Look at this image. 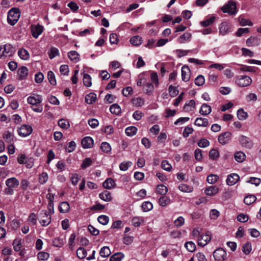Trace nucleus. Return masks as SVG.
<instances>
[{
    "instance_id": "56",
    "label": "nucleus",
    "mask_w": 261,
    "mask_h": 261,
    "mask_svg": "<svg viewBox=\"0 0 261 261\" xmlns=\"http://www.w3.org/2000/svg\"><path fill=\"white\" fill-rule=\"evenodd\" d=\"M92 160L90 158H86L83 160V163L81 165V168L82 169H86L92 165Z\"/></svg>"
},
{
    "instance_id": "27",
    "label": "nucleus",
    "mask_w": 261,
    "mask_h": 261,
    "mask_svg": "<svg viewBox=\"0 0 261 261\" xmlns=\"http://www.w3.org/2000/svg\"><path fill=\"white\" fill-rule=\"evenodd\" d=\"M144 91L148 95H151L154 90V85L150 83H146L143 86Z\"/></svg>"
},
{
    "instance_id": "46",
    "label": "nucleus",
    "mask_w": 261,
    "mask_h": 261,
    "mask_svg": "<svg viewBox=\"0 0 261 261\" xmlns=\"http://www.w3.org/2000/svg\"><path fill=\"white\" fill-rule=\"evenodd\" d=\"M237 116L239 120H244L248 117V114L243 109H240L237 111Z\"/></svg>"
},
{
    "instance_id": "52",
    "label": "nucleus",
    "mask_w": 261,
    "mask_h": 261,
    "mask_svg": "<svg viewBox=\"0 0 261 261\" xmlns=\"http://www.w3.org/2000/svg\"><path fill=\"white\" fill-rule=\"evenodd\" d=\"M185 247L189 251L193 252L196 250L195 244L192 241H189L185 244Z\"/></svg>"
},
{
    "instance_id": "15",
    "label": "nucleus",
    "mask_w": 261,
    "mask_h": 261,
    "mask_svg": "<svg viewBox=\"0 0 261 261\" xmlns=\"http://www.w3.org/2000/svg\"><path fill=\"white\" fill-rule=\"evenodd\" d=\"M192 34L188 32H186L180 36L177 39V42L180 44H184L189 42L191 41Z\"/></svg>"
},
{
    "instance_id": "62",
    "label": "nucleus",
    "mask_w": 261,
    "mask_h": 261,
    "mask_svg": "<svg viewBox=\"0 0 261 261\" xmlns=\"http://www.w3.org/2000/svg\"><path fill=\"white\" fill-rule=\"evenodd\" d=\"M59 54V51L58 48L56 47H51L50 51L49 53V57L50 59H52L56 57V56H58Z\"/></svg>"
},
{
    "instance_id": "10",
    "label": "nucleus",
    "mask_w": 261,
    "mask_h": 261,
    "mask_svg": "<svg viewBox=\"0 0 261 261\" xmlns=\"http://www.w3.org/2000/svg\"><path fill=\"white\" fill-rule=\"evenodd\" d=\"M231 138V133L229 132H226L220 134L218 137L219 142L225 145L229 142Z\"/></svg>"
},
{
    "instance_id": "41",
    "label": "nucleus",
    "mask_w": 261,
    "mask_h": 261,
    "mask_svg": "<svg viewBox=\"0 0 261 261\" xmlns=\"http://www.w3.org/2000/svg\"><path fill=\"white\" fill-rule=\"evenodd\" d=\"M256 200V197L254 195H249L245 196L244 199V202L246 205H250L254 202Z\"/></svg>"
},
{
    "instance_id": "1",
    "label": "nucleus",
    "mask_w": 261,
    "mask_h": 261,
    "mask_svg": "<svg viewBox=\"0 0 261 261\" xmlns=\"http://www.w3.org/2000/svg\"><path fill=\"white\" fill-rule=\"evenodd\" d=\"M20 15L19 10L17 8H13L8 13V22L13 25L17 23Z\"/></svg>"
},
{
    "instance_id": "31",
    "label": "nucleus",
    "mask_w": 261,
    "mask_h": 261,
    "mask_svg": "<svg viewBox=\"0 0 261 261\" xmlns=\"http://www.w3.org/2000/svg\"><path fill=\"white\" fill-rule=\"evenodd\" d=\"M19 57L22 60H27L30 57L29 52L24 48L20 49L18 52Z\"/></svg>"
},
{
    "instance_id": "64",
    "label": "nucleus",
    "mask_w": 261,
    "mask_h": 261,
    "mask_svg": "<svg viewBox=\"0 0 261 261\" xmlns=\"http://www.w3.org/2000/svg\"><path fill=\"white\" fill-rule=\"evenodd\" d=\"M197 144L200 147L205 148L209 146L210 142L206 139H201L198 141Z\"/></svg>"
},
{
    "instance_id": "61",
    "label": "nucleus",
    "mask_w": 261,
    "mask_h": 261,
    "mask_svg": "<svg viewBox=\"0 0 261 261\" xmlns=\"http://www.w3.org/2000/svg\"><path fill=\"white\" fill-rule=\"evenodd\" d=\"M6 141L11 143L14 141V136L9 132H7L3 136Z\"/></svg>"
},
{
    "instance_id": "8",
    "label": "nucleus",
    "mask_w": 261,
    "mask_h": 261,
    "mask_svg": "<svg viewBox=\"0 0 261 261\" xmlns=\"http://www.w3.org/2000/svg\"><path fill=\"white\" fill-rule=\"evenodd\" d=\"M239 142L243 147L247 148H251L253 145L252 141L249 138L243 135L239 137Z\"/></svg>"
},
{
    "instance_id": "21",
    "label": "nucleus",
    "mask_w": 261,
    "mask_h": 261,
    "mask_svg": "<svg viewBox=\"0 0 261 261\" xmlns=\"http://www.w3.org/2000/svg\"><path fill=\"white\" fill-rule=\"evenodd\" d=\"M195 124L198 126L206 127L208 125V121L205 118L198 117L196 119Z\"/></svg>"
},
{
    "instance_id": "17",
    "label": "nucleus",
    "mask_w": 261,
    "mask_h": 261,
    "mask_svg": "<svg viewBox=\"0 0 261 261\" xmlns=\"http://www.w3.org/2000/svg\"><path fill=\"white\" fill-rule=\"evenodd\" d=\"M19 184L18 180L15 177L9 178L6 180V186L13 189L17 188L19 186Z\"/></svg>"
},
{
    "instance_id": "12",
    "label": "nucleus",
    "mask_w": 261,
    "mask_h": 261,
    "mask_svg": "<svg viewBox=\"0 0 261 261\" xmlns=\"http://www.w3.org/2000/svg\"><path fill=\"white\" fill-rule=\"evenodd\" d=\"M240 179V176L236 173H232L227 176L226 179V184L228 186H233L235 185Z\"/></svg>"
},
{
    "instance_id": "28",
    "label": "nucleus",
    "mask_w": 261,
    "mask_h": 261,
    "mask_svg": "<svg viewBox=\"0 0 261 261\" xmlns=\"http://www.w3.org/2000/svg\"><path fill=\"white\" fill-rule=\"evenodd\" d=\"M59 209L61 213H67L70 209L69 204L68 202L66 201L62 202L60 204L59 206Z\"/></svg>"
},
{
    "instance_id": "13",
    "label": "nucleus",
    "mask_w": 261,
    "mask_h": 261,
    "mask_svg": "<svg viewBox=\"0 0 261 261\" xmlns=\"http://www.w3.org/2000/svg\"><path fill=\"white\" fill-rule=\"evenodd\" d=\"M181 78L184 82H188L190 78V70L188 66H184L181 68Z\"/></svg>"
},
{
    "instance_id": "51",
    "label": "nucleus",
    "mask_w": 261,
    "mask_h": 261,
    "mask_svg": "<svg viewBox=\"0 0 261 261\" xmlns=\"http://www.w3.org/2000/svg\"><path fill=\"white\" fill-rule=\"evenodd\" d=\"M47 77L49 82L53 86H55L57 84L55 75L52 71H49L47 73Z\"/></svg>"
},
{
    "instance_id": "39",
    "label": "nucleus",
    "mask_w": 261,
    "mask_h": 261,
    "mask_svg": "<svg viewBox=\"0 0 261 261\" xmlns=\"http://www.w3.org/2000/svg\"><path fill=\"white\" fill-rule=\"evenodd\" d=\"M132 101L134 106L137 107H141L144 103V99L140 97L132 98Z\"/></svg>"
},
{
    "instance_id": "30",
    "label": "nucleus",
    "mask_w": 261,
    "mask_h": 261,
    "mask_svg": "<svg viewBox=\"0 0 261 261\" xmlns=\"http://www.w3.org/2000/svg\"><path fill=\"white\" fill-rule=\"evenodd\" d=\"M195 106V102L194 100L192 99L187 101L184 106V110L186 112H190L192 110L193 108H194Z\"/></svg>"
},
{
    "instance_id": "14",
    "label": "nucleus",
    "mask_w": 261,
    "mask_h": 261,
    "mask_svg": "<svg viewBox=\"0 0 261 261\" xmlns=\"http://www.w3.org/2000/svg\"><path fill=\"white\" fill-rule=\"evenodd\" d=\"M81 144L84 148H90L93 145V140L90 137H86L82 139Z\"/></svg>"
},
{
    "instance_id": "57",
    "label": "nucleus",
    "mask_w": 261,
    "mask_h": 261,
    "mask_svg": "<svg viewBox=\"0 0 261 261\" xmlns=\"http://www.w3.org/2000/svg\"><path fill=\"white\" fill-rule=\"evenodd\" d=\"M219 176L216 174H210L207 177V181L210 184H214L217 181Z\"/></svg>"
},
{
    "instance_id": "50",
    "label": "nucleus",
    "mask_w": 261,
    "mask_h": 261,
    "mask_svg": "<svg viewBox=\"0 0 261 261\" xmlns=\"http://www.w3.org/2000/svg\"><path fill=\"white\" fill-rule=\"evenodd\" d=\"M100 149L105 153H109L111 150V147L109 143L103 142L100 145Z\"/></svg>"
},
{
    "instance_id": "34",
    "label": "nucleus",
    "mask_w": 261,
    "mask_h": 261,
    "mask_svg": "<svg viewBox=\"0 0 261 261\" xmlns=\"http://www.w3.org/2000/svg\"><path fill=\"white\" fill-rule=\"evenodd\" d=\"M168 192V188L163 185H159L156 189V193L158 194L165 195Z\"/></svg>"
},
{
    "instance_id": "20",
    "label": "nucleus",
    "mask_w": 261,
    "mask_h": 261,
    "mask_svg": "<svg viewBox=\"0 0 261 261\" xmlns=\"http://www.w3.org/2000/svg\"><path fill=\"white\" fill-rule=\"evenodd\" d=\"M211 107L206 103L202 104L199 110L200 114L204 116H206L208 115L211 113Z\"/></svg>"
},
{
    "instance_id": "47",
    "label": "nucleus",
    "mask_w": 261,
    "mask_h": 261,
    "mask_svg": "<svg viewBox=\"0 0 261 261\" xmlns=\"http://www.w3.org/2000/svg\"><path fill=\"white\" fill-rule=\"evenodd\" d=\"M216 17L215 16H211V17L202 21L200 22V24L203 27H207L212 24L215 21Z\"/></svg>"
},
{
    "instance_id": "44",
    "label": "nucleus",
    "mask_w": 261,
    "mask_h": 261,
    "mask_svg": "<svg viewBox=\"0 0 261 261\" xmlns=\"http://www.w3.org/2000/svg\"><path fill=\"white\" fill-rule=\"evenodd\" d=\"M130 161H124L120 164L119 169L121 171H125L132 165Z\"/></svg>"
},
{
    "instance_id": "32",
    "label": "nucleus",
    "mask_w": 261,
    "mask_h": 261,
    "mask_svg": "<svg viewBox=\"0 0 261 261\" xmlns=\"http://www.w3.org/2000/svg\"><path fill=\"white\" fill-rule=\"evenodd\" d=\"M234 157L237 162L242 163L245 160L246 155L242 151H238L234 154Z\"/></svg>"
},
{
    "instance_id": "24",
    "label": "nucleus",
    "mask_w": 261,
    "mask_h": 261,
    "mask_svg": "<svg viewBox=\"0 0 261 261\" xmlns=\"http://www.w3.org/2000/svg\"><path fill=\"white\" fill-rule=\"evenodd\" d=\"M68 57L69 59L74 63H77L80 60V55L78 53L74 50H72L68 53Z\"/></svg>"
},
{
    "instance_id": "63",
    "label": "nucleus",
    "mask_w": 261,
    "mask_h": 261,
    "mask_svg": "<svg viewBox=\"0 0 261 261\" xmlns=\"http://www.w3.org/2000/svg\"><path fill=\"white\" fill-rule=\"evenodd\" d=\"M205 82L204 77L202 75H198L195 80V85L201 86L203 85Z\"/></svg>"
},
{
    "instance_id": "38",
    "label": "nucleus",
    "mask_w": 261,
    "mask_h": 261,
    "mask_svg": "<svg viewBox=\"0 0 261 261\" xmlns=\"http://www.w3.org/2000/svg\"><path fill=\"white\" fill-rule=\"evenodd\" d=\"M58 125L62 128L67 129L70 127V123L68 120L60 119L58 121Z\"/></svg>"
},
{
    "instance_id": "26",
    "label": "nucleus",
    "mask_w": 261,
    "mask_h": 261,
    "mask_svg": "<svg viewBox=\"0 0 261 261\" xmlns=\"http://www.w3.org/2000/svg\"><path fill=\"white\" fill-rule=\"evenodd\" d=\"M102 185L105 189H111L115 186L116 184L113 179L109 178L103 182Z\"/></svg>"
},
{
    "instance_id": "5",
    "label": "nucleus",
    "mask_w": 261,
    "mask_h": 261,
    "mask_svg": "<svg viewBox=\"0 0 261 261\" xmlns=\"http://www.w3.org/2000/svg\"><path fill=\"white\" fill-rule=\"evenodd\" d=\"M32 131V127L29 125H23L17 129L18 135L22 137L29 136Z\"/></svg>"
},
{
    "instance_id": "6",
    "label": "nucleus",
    "mask_w": 261,
    "mask_h": 261,
    "mask_svg": "<svg viewBox=\"0 0 261 261\" xmlns=\"http://www.w3.org/2000/svg\"><path fill=\"white\" fill-rule=\"evenodd\" d=\"M42 215L40 217V223L42 226H46L49 225L51 222V217L49 213L46 211H42L40 213Z\"/></svg>"
},
{
    "instance_id": "49",
    "label": "nucleus",
    "mask_w": 261,
    "mask_h": 261,
    "mask_svg": "<svg viewBox=\"0 0 261 261\" xmlns=\"http://www.w3.org/2000/svg\"><path fill=\"white\" fill-rule=\"evenodd\" d=\"M150 79L152 84H154L155 87H157L159 85V78L157 73L154 71H151Z\"/></svg>"
},
{
    "instance_id": "2",
    "label": "nucleus",
    "mask_w": 261,
    "mask_h": 261,
    "mask_svg": "<svg viewBox=\"0 0 261 261\" xmlns=\"http://www.w3.org/2000/svg\"><path fill=\"white\" fill-rule=\"evenodd\" d=\"M221 10L223 13H227L229 15H235L237 13L236 3L232 0H230L221 8Z\"/></svg>"
},
{
    "instance_id": "3",
    "label": "nucleus",
    "mask_w": 261,
    "mask_h": 261,
    "mask_svg": "<svg viewBox=\"0 0 261 261\" xmlns=\"http://www.w3.org/2000/svg\"><path fill=\"white\" fill-rule=\"evenodd\" d=\"M212 234L209 231L204 234H201L197 239L198 245L203 247L205 246L211 240Z\"/></svg>"
},
{
    "instance_id": "48",
    "label": "nucleus",
    "mask_w": 261,
    "mask_h": 261,
    "mask_svg": "<svg viewBox=\"0 0 261 261\" xmlns=\"http://www.w3.org/2000/svg\"><path fill=\"white\" fill-rule=\"evenodd\" d=\"M159 204L162 206H166L170 204V199L167 196H162L159 200Z\"/></svg>"
},
{
    "instance_id": "11",
    "label": "nucleus",
    "mask_w": 261,
    "mask_h": 261,
    "mask_svg": "<svg viewBox=\"0 0 261 261\" xmlns=\"http://www.w3.org/2000/svg\"><path fill=\"white\" fill-rule=\"evenodd\" d=\"M43 31V28L40 24L33 25L31 27V32L33 37L37 38L41 34Z\"/></svg>"
},
{
    "instance_id": "19",
    "label": "nucleus",
    "mask_w": 261,
    "mask_h": 261,
    "mask_svg": "<svg viewBox=\"0 0 261 261\" xmlns=\"http://www.w3.org/2000/svg\"><path fill=\"white\" fill-rule=\"evenodd\" d=\"M145 222V218L143 217H135L132 219V224L135 227H139L144 225Z\"/></svg>"
},
{
    "instance_id": "54",
    "label": "nucleus",
    "mask_w": 261,
    "mask_h": 261,
    "mask_svg": "<svg viewBox=\"0 0 261 261\" xmlns=\"http://www.w3.org/2000/svg\"><path fill=\"white\" fill-rule=\"evenodd\" d=\"M77 257L80 259H84L87 255L86 250L82 247H80L76 251Z\"/></svg>"
},
{
    "instance_id": "43",
    "label": "nucleus",
    "mask_w": 261,
    "mask_h": 261,
    "mask_svg": "<svg viewBox=\"0 0 261 261\" xmlns=\"http://www.w3.org/2000/svg\"><path fill=\"white\" fill-rule=\"evenodd\" d=\"M178 189L180 191L186 193H190L193 191V188L192 187L184 184L180 185L178 186Z\"/></svg>"
},
{
    "instance_id": "58",
    "label": "nucleus",
    "mask_w": 261,
    "mask_h": 261,
    "mask_svg": "<svg viewBox=\"0 0 261 261\" xmlns=\"http://www.w3.org/2000/svg\"><path fill=\"white\" fill-rule=\"evenodd\" d=\"M239 21L240 22V25L242 26H246V25L251 26L253 25L252 22L250 20H249V19L244 18L241 17H240L239 18Z\"/></svg>"
},
{
    "instance_id": "60",
    "label": "nucleus",
    "mask_w": 261,
    "mask_h": 261,
    "mask_svg": "<svg viewBox=\"0 0 261 261\" xmlns=\"http://www.w3.org/2000/svg\"><path fill=\"white\" fill-rule=\"evenodd\" d=\"M97 220L100 224L105 225L108 223L109 218L106 215H100L98 217Z\"/></svg>"
},
{
    "instance_id": "35",
    "label": "nucleus",
    "mask_w": 261,
    "mask_h": 261,
    "mask_svg": "<svg viewBox=\"0 0 261 261\" xmlns=\"http://www.w3.org/2000/svg\"><path fill=\"white\" fill-rule=\"evenodd\" d=\"M137 128L134 126L127 127L125 128V132L127 136L132 137L134 136L137 132Z\"/></svg>"
},
{
    "instance_id": "23",
    "label": "nucleus",
    "mask_w": 261,
    "mask_h": 261,
    "mask_svg": "<svg viewBox=\"0 0 261 261\" xmlns=\"http://www.w3.org/2000/svg\"><path fill=\"white\" fill-rule=\"evenodd\" d=\"M3 47V54L4 56H11L14 53V48L9 44L5 45Z\"/></svg>"
},
{
    "instance_id": "53",
    "label": "nucleus",
    "mask_w": 261,
    "mask_h": 261,
    "mask_svg": "<svg viewBox=\"0 0 261 261\" xmlns=\"http://www.w3.org/2000/svg\"><path fill=\"white\" fill-rule=\"evenodd\" d=\"M142 208L144 212H149L152 209L153 205L149 201H145L142 204Z\"/></svg>"
},
{
    "instance_id": "59",
    "label": "nucleus",
    "mask_w": 261,
    "mask_h": 261,
    "mask_svg": "<svg viewBox=\"0 0 261 261\" xmlns=\"http://www.w3.org/2000/svg\"><path fill=\"white\" fill-rule=\"evenodd\" d=\"M48 180V174L46 172H42L39 175V182L40 184H45Z\"/></svg>"
},
{
    "instance_id": "45",
    "label": "nucleus",
    "mask_w": 261,
    "mask_h": 261,
    "mask_svg": "<svg viewBox=\"0 0 261 261\" xmlns=\"http://www.w3.org/2000/svg\"><path fill=\"white\" fill-rule=\"evenodd\" d=\"M65 242V240L64 239L60 238H56L53 239V245L54 246L57 247H61L63 246Z\"/></svg>"
},
{
    "instance_id": "33",
    "label": "nucleus",
    "mask_w": 261,
    "mask_h": 261,
    "mask_svg": "<svg viewBox=\"0 0 261 261\" xmlns=\"http://www.w3.org/2000/svg\"><path fill=\"white\" fill-rule=\"evenodd\" d=\"M83 84L87 87H90L92 85V79L90 75L87 73L83 74Z\"/></svg>"
},
{
    "instance_id": "9",
    "label": "nucleus",
    "mask_w": 261,
    "mask_h": 261,
    "mask_svg": "<svg viewBox=\"0 0 261 261\" xmlns=\"http://www.w3.org/2000/svg\"><path fill=\"white\" fill-rule=\"evenodd\" d=\"M42 101V96L38 94H33L29 96L27 98V102L32 106L40 104Z\"/></svg>"
},
{
    "instance_id": "37",
    "label": "nucleus",
    "mask_w": 261,
    "mask_h": 261,
    "mask_svg": "<svg viewBox=\"0 0 261 261\" xmlns=\"http://www.w3.org/2000/svg\"><path fill=\"white\" fill-rule=\"evenodd\" d=\"M130 42L135 46L140 45L142 43V37L138 35L133 36L130 38Z\"/></svg>"
},
{
    "instance_id": "36",
    "label": "nucleus",
    "mask_w": 261,
    "mask_h": 261,
    "mask_svg": "<svg viewBox=\"0 0 261 261\" xmlns=\"http://www.w3.org/2000/svg\"><path fill=\"white\" fill-rule=\"evenodd\" d=\"M110 111L111 113L118 115L120 114L121 109L118 104L115 103L110 107Z\"/></svg>"
},
{
    "instance_id": "29",
    "label": "nucleus",
    "mask_w": 261,
    "mask_h": 261,
    "mask_svg": "<svg viewBox=\"0 0 261 261\" xmlns=\"http://www.w3.org/2000/svg\"><path fill=\"white\" fill-rule=\"evenodd\" d=\"M18 74L20 80L24 79L28 74V69L26 67L22 66L19 68Z\"/></svg>"
},
{
    "instance_id": "25",
    "label": "nucleus",
    "mask_w": 261,
    "mask_h": 261,
    "mask_svg": "<svg viewBox=\"0 0 261 261\" xmlns=\"http://www.w3.org/2000/svg\"><path fill=\"white\" fill-rule=\"evenodd\" d=\"M97 99L96 94L94 93H90L85 96V101L89 105L93 104Z\"/></svg>"
},
{
    "instance_id": "16",
    "label": "nucleus",
    "mask_w": 261,
    "mask_h": 261,
    "mask_svg": "<svg viewBox=\"0 0 261 261\" xmlns=\"http://www.w3.org/2000/svg\"><path fill=\"white\" fill-rule=\"evenodd\" d=\"M230 28L228 23L223 22L219 27V33L222 35H225L230 32Z\"/></svg>"
},
{
    "instance_id": "40",
    "label": "nucleus",
    "mask_w": 261,
    "mask_h": 261,
    "mask_svg": "<svg viewBox=\"0 0 261 261\" xmlns=\"http://www.w3.org/2000/svg\"><path fill=\"white\" fill-rule=\"evenodd\" d=\"M111 251L109 247L104 246L100 250L99 254L102 257H107L111 254Z\"/></svg>"
},
{
    "instance_id": "4",
    "label": "nucleus",
    "mask_w": 261,
    "mask_h": 261,
    "mask_svg": "<svg viewBox=\"0 0 261 261\" xmlns=\"http://www.w3.org/2000/svg\"><path fill=\"white\" fill-rule=\"evenodd\" d=\"M213 256L216 261H223L227 257V253L224 249L219 248L214 252Z\"/></svg>"
},
{
    "instance_id": "55",
    "label": "nucleus",
    "mask_w": 261,
    "mask_h": 261,
    "mask_svg": "<svg viewBox=\"0 0 261 261\" xmlns=\"http://www.w3.org/2000/svg\"><path fill=\"white\" fill-rule=\"evenodd\" d=\"M252 250L251 244L249 242H247L243 245L242 251L246 255L249 254Z\"/></svg>"
},
{
    "instance_id": "42",
    "label": "nucleus",
    "mask_w": 261,
    "mask_h": 261,
    "mask_svg": "<svg viewBox=\"0 0 261 261\" xmlns=\"http://www.w3.org/2000/svg\"><path fill=\"white\" fill-rule=\"evenodd\" d=\"M124 255L122 252H117L114 254L110 258V261H121Z\"/></svg>"
},
{
    "instance_id": "18",
    "label": "nucleus",
    "mask_w": 261,
    "mask_h": 261,
    "mask_svg": "<svg viewBox=\"0 0 261 261\" xmlns=\"http://www.w3.org/2000/svg\"><path fill=\"white\" fill-rule=\"evenodd\" d=\"M219 192V188L216 186H211L205 189L204 193L207 196H214Z\"/></svg>"
},
{
    "instance_id": "7",
    "label": "nucleus",
    "mask_w": 261,
    "mask_h": 261,
    "mask_svg": "<svg viewBox=\"0 0 261 261\" xmlns=\"http://www.w3.org/2000/svg\"><path fill=\"white\" fill-rule=\"evenodd\" d=\"M237 83L240 87H247L251 84L252 80L247 75L239 76L237 78Z\"/></svg>"
},
{
    "instance_id": "22",
    "label": "nucleus",
    "mask_w": 261,
    "mask_h": 261,
    "mask_svg": "<svg viewBox=\"0 0 261 261\" xmlns=\"http://www.w3.org/2000/svg\"><path fill=\"white\" fill-rule=\"evenodd\" d=\"M99 198L106 202L111 201L112 199L111 194L108 191H104L99 194Z\"/></svg>"
}]
</instances>
